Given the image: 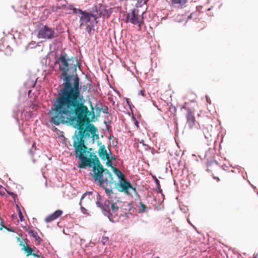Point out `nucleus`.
<instances>
[{"label":"nucleus","instance_id":"f257e3e1","mask_svg":"<svg viewBox=\"0 0 258 258\" xmlns=\"http://www.w3.org/2000/svg\"><path fill=\"white\" fill-rule=\"evenodd\" d=\"M67 54H60L55 63L61 64L59 70L62 72L64 83L63 87L59 92L58 97L54 101L51 107V114L55 113L66 115L78 114L77 116H85L88 112V107L85 105V99L81 93L80 79L76 74L69 75V66L68 62Z\"/></svg>","mask_w":258,"mask_h":258},{"label":"nucleus","instance_id":"f03ea898","mask_svg":"<svg viewBox=\"0 0 258 258\" xmlns=\"http://www.w3.org/2000/svg\"><path fill=\"white\" fill-rule=\"evenodd\" d=\"M91 114V112L88 108L86 115L80 117L77 116L78 114H76L75 116L74 114L64 115L61 112L55 113L51 114V122L55 125H58L60 123L64 124L76 121L75 127L79 131L75 132L73 147L76 156L81 160L78 167L82 169L87 166L92 167L93 165V171L94 167L99 166V163L102 165L95 153L91 152L92 148L88 149L85 145V140L88 138L91 137L93 143L95 140L99 139V135L97 134V128L93 124L90 123L91 120L89 116Z\"/></svg>","mask_w":258,"mask_h":258},{"label":"nucleus","instance_id":"7ed1b4c3","mask_svg":"<svg viewBox=\"0 0 258 258\" xmlns=\"http://www.w3.org/2000/svg\"><path fill=\"white\" fill-rule=\"evenodd\" d=\"M93 178L95 181L97 182L105 189L111 205V211L116 213L121 207L122 202L112 191L114 183L112 174L107 169L104 168L99 164V166L94 167Z\"/></svg>","mask_w":258,"mask_h":258},{"label":"nucleus","instance_id":"20e7f679","mask_svg":"<svg viewBox=\"0 0 258 258\" xmlns=\"http://www.w3.org/2000/svg\"><path fill=\"white\" fill-rule=\"evenodd\" d=\"M142 15L140 14V10L133 9L131 12L127 14L125 21L138 26L139 31L141 30V25L143 23Z\"/></svg>","mask_w":258,"mask_h":258},{"label":"nucleus","instance_id":"39448f33","mask_svg":"<svg viewBox=\"0 0 258 258\" xmlns=\"http://www.w3.org/2000/svg\"><path fill=\"white\" fill-rule=\"evenodd\" d=\"M92 12H93L92 17L96 21L101 17L109 18L112 13V10L111 9H107L105 6L99 4L94 6Z\"/></svg>","mask_w":258,"mask_h":258},{"label":"nucleus","instance_id":"423d86ee","mask_svg":"<svg viewBox=\"0 0 258 258\" xmlns=\"http://www.w3.org/2000/svg\"><path fill=\"white\" fill-rule=\"evenodd\" d=\"M115 187L120 192H123L127 195H130L132 191H135L132 184L126 180L125 178L120 180V182L117 183L114 180L113 186Z\"/></svg>","mask_w":258,"mask_h":258},{"label":"nucleus","instance_id":"0eeeda50","mask_svg":"<svg viewBox=\"0 0 258 258\" xmlns=\"http://www.w3.org/2000/svg\"><path fill=\"white\" fill-rule=\"evenodd\" d=\"M41 27L38 31L37 37L41 39H51L55 37V31L53 28L47 25H40Z\"/></svg>","mask_w":258,"mask_h":258},{"label":"nucleus","instance_id":"6e6552de","mask_svg":"<svg viewBox=\"0 0 258 258\" xmlns=\"http://www.w3.org/2000/svg\"><path fill=\"white\" fill-rule=\"evenodd\" d=\"M186 118L187 120L186 123L188 124L189 128L192 129L195 125L196 120L194 113L190 108L187 109Z\"/></svg>","mask_w":258,"mask_h":258},{"label":"nucleus","instance_id":"1a4fd4ad","mask_svg":"<svg viewBox=\"0 0 258 258\" xmlns=\"http://www.w3.org/2000/svg\"><path fill=\"white\" fill-rule=\"evenodd\" d=\"M81 15L82 16L80 18V27L84 25H88V23H89L91 21V17H92L93 12L92 13H89L84 11Z\"/></svg>","mask_w":258,"mask_h":258},{"label":"nucleus","instance_id":"9d476101","mask_svg":"<svg viewBox=\"0 0 258 258\" xmlns=\"http://www.w3.org/2000/svg\"><path fill=\"white\" fill-rule=\"evenodd\" d=\"M17 239L18 241L20 242V245L22 246V249L25 252L26 256L31 255L33 252V249L29 245L25 244L20 237H17Z\"/></svg>","mask_w":258,"mask_h":258},{"label":"nucleus","instance_id":"9b49d317","mask_svg":"<svg viewBox=\"0 0 258 258\" xmlns=\"http://www.w3.org/2000/svg\"><path fill=\"white\" fill-rule=\"evenodd\" d=\"M62 214V211L61 210H57L50 215L47 216L45 219V221L46 223H49L52 221L57 219Z\"/></svg>","mask_w":258,"mask_h":258},{"label":"nucleus","instance_id":"f8f14e48","mask_svg":"<svg viewBox=\"0 0 258 258\" xmlns=\"http://www.w3.org/2000/svg\"><path fill=\"white\" fill-rule=\"evenodd\" d=\"M149 0H137V2L136 4V8L138 9L139 8H141V10H140V14L141 15H143L146 11V4Z\"/></svg>","mask_w":258,"mask_h":258},{"label":"nucleus","instance_id":"ddd939ff","mask_svg":"<svg viewBox=\"0 0 258 258\" xmlns=\"http://www.w3.org/2000/svg\"><path fill=\"white\" fill-rule=\"evenodd\" d=\"M96 205L97 207H100L102 209L104 215L107 216L110 220V216L111 214L110 213L109 205H106V204L103 205L99 201L96 202Z\"/></svg>","mask_w":258,"mask_h":258},{"label":"nucleus","instance_id":"4468645a","mask_svg":"<svg viewBox=\"0 0 258 258\" xmlns=\"http://www.w3.org/2000/svg\"><path fill=\"white\" fill-rule=\"evenodd\" d=\"M98 155L103 160H106L109 157L104 145L100 147L98 150Z\"/></svg>","mask_w":258,"mask_h":258},{"label":"nucleus","instance_id":"2eb2a0df","mask_svg":"<svg viewBox=\"0 0 258 258\" xmlns=\"http://www.w3.org/2000/svg\"><path fill=\"white\" fill-rule=\"evenodd\" d=\"M27 232L30 236L33 237L35 240L37 241L39 243L42 241V239L38 236L36 231L33 230L29 229L27 230Z\"/></svg>","mask_w":258,"mask_h":258},{"label":"nucleus","instance_id":"dca6fc26","mask_svg":"<svg viewBox=\"0 0 258 258\" xmlns=\"http://www.w3.org/2000/svg\"><path fill=\"white\" fill-rule=\"evenodd\" d=\"M112 169L114 174L120 179V180L125 178L124 175L119 169L114 167H112Z\"/></svg>","mask_w":258,"mask_h":258},{"label":"nucleus","instance_id":"f3484780","mask_svg":"<svg viewBox=\"0 0 258 258\" xmlns=\"http://www.w3.org/2000/svg\"><path fill=\"white\" fill-rule=\"evenodd\" d=\"M172 4L178 5L180 6L184 5L186 3V0H170Z\"/></svg>","mask_w":258,"mask_h":258},{"label":"nucleus","instance_id":"a211bd4d","mask_svg":"<svg viewBox=\"0 0 258 258\" xmlns=\"http://www.w3.org/2000/svg\"><path fill=\"white\" fill-rule=\"evenodd\" d=\"M140 209H139V213H143L146 211V206L142 203H140Z\"/></svg>","mask_w":258,"mask_h":258},{"label":"nucleus","instance_id":"6ab92c4d","mask_svg":"<svg viewBox=\"0 0 258 258\" xmlns=\"http://www.w3.org/2000/svg\"><path fill=\"white\" fill-rule=\"evenodd\" d=\"M155 183H156V186H157V187L158 188V192H162V189L161 188V186H160V182H159V180L155 177Z\"/></svg>","mask_w":258,"mask_h":258},{"label":"nucleus","instance_id":"aec40b11","mask_svg":"<svg viewBox=\"0 0 258 258\" xmlns=\"http://www.w3.org/2000/svg\"><path fill=\"white\" fill-rule=\"evenodd\" d=\"M36 150V147L35 143H33L32 146V148L29 151V153L31 155L33 156L34 154V152Z\"/></svg>","mask_w":258,"mask_h":258},{"label":"nucleus","instance_id":"412c9836","mask_svg":"<svg viewBox=\"0 0 258 258\" xmlns=\"http://www.w3.org/2000/svg\"><path fill=\"white\" fill-rule=\"evenodd\" d=\"M72 10L73 11V13L75 14H82L83 13V11H82V10L81 9H77L75 8H73L72 9Z\"/></svg>","mask_w":258,"mask_h":258},{"label":"nucleus","instance_id":"4be33fe9","mask_svg":"<svg viewBox=\"0 0 258 258\" xmlns=\"http://www.w3.org/2000/svg\"><path fill=\"white\" fill-rule=\"evenodd\" d=\"M18 208L19 210V213H18L19 217L21 221H23L24 220V218L23 216L22 213L21 212L19 207H18Z\"/></svg>","mask_w":258,"mask_h":258},{"label":"nucleus","instance_id":"5701e85b","mask_svg":"<svg viewBox=\"0 0 258 258\" xmlns=\"http://www.w3.org/2000/svg\"><path fill=\"white\" fill-rule=\"evenodd\" d=\"M106 160H107V161H106V165L107 167H112V164H111V159H110V157H108L107 159H106Z\"/></svg>","mask_w":258,"mask_h":258},{"label":"nucleus","instance_id":"b1692460","mask_svg":"<svg viewBox=\"0 0 258 258\" xmlns=\"http://www.w3.org/2000/svg\"><path fill=\"white\" fill-rule=\"evenodd\" d=\"M108 241V238L106 237H103L102 238V242L104 244Z\"/></svg>","mask_w":258,"mask_h":258},{"label":"nucleus","instance_id":"393cba45","mask_svg":"<svg viewBox=\"0 0 258 258\" xmlns=\"http://www.w3.org/2000/svg\"><path fill=\"white\" fill-rule=\"evenodd\" d=\"M108 107L107 106H106L105 107H104V108H100L99 110H102V111L103 112V113H107L108 112Z\"/></svg>","mask_w":258,"mask_h":258},{"label":"nucleus","instance_id":"a878e982","mask_svg":"<svg viewBox=\"0 0 258 258\" xmlns=\"http://www.w3.org/2000/svg\"><path fill=\"white\" fill-rule=\"evenodd\" d=\"M213 165H215L216 166V163L214 162H210L209 163H208V170H210L209 169V167L211 166H212Z\"/></svg>","mask_w":258,"mask_h":258},{"label":"nucleus","instance_id":"bb28decb","mask_svg":"<svg viewBox=\"0 0 258 258\" xmlns=\"http://www.w3.org/2000/svg\"><path fill=\"white\" fill-rule=\"evenodd\" d=\"M87 30L88 33L91 31V27L89 25H87Z\"/></svg>","mask_w":258,"mask_h":258},{"label":"nucleus","instance_id":"cd10ccee","mask_svg":"<svg viewBox=\"0 0 258 258\" xmlns=\"http://www.w3.org/2000/svg\"><path fill=\"white\" fill-rule=\"evenodd\" d=\"M32 256H33L34 257H38V258H40V255L37 254V253H32Z\"/></svg>","mask_w":258,"mask_h":258},{"label":"nucleus","instance_id":"c85d7f7f","mask_svg":"<svg viewBox=\"0 0 258 258\" xmlns=\"http://www.w3.org/2000/svg\"><path fill=\"white\" fill-rule=\"evenodd\" d=\"M144 92H145V91H144V90H141V91H140V92H139V95H141L142 96H145Z\"/></svg>","mask_w":258,"mask_h":258},{"label":"nucleus","instance_id":"c756f323","mask_svg":"<svg viewBox=\"0 0 258 258\" xmlns=\"http://www.w3.org/2000/svg\"><path fill=\"white\" fill-rule=\"evenodd\" d=\"M135 124L137 127H139V122L136 119V118H135Z\"/></svg>","mask_w":258,"mask_h":258},{"label":"nucleus","instance_id":"7c9ffc66","mask_svg":"<svg viewBox=\"0 0 258 258\" xmlns=\"http://www.w3.org/2000/svg\"><path fill=\"white\" fill-rule=\"evenodd\" d=\"M206 100L208 103H211V100L207 96H206Z\"/></svg>","mask_w":258,"mask_h":258},{"label":"nucleus","instance_id":"2f4dec72","mask_svg":"<svg viewBox=\"0 0 258 258\" xmlns=\"http://www.w3.org/2000/svg\"><path fill=\"white\" fill-rule=\"evenodd\" d=\"M110 159H111V161L112 160H115V157H110Z\"/></svg>","mask_w":258,"mask_h":258},{"label":"nucleus","instance_id":"473e14b6","mask_svg":"<svg viewBox=\"0 0 258 258\" xmlns=\"http://www.w3.org/2000/svg\"><path fill=\"white\" fill-rule=\"evenodd\" d=\"M82 211L84 213V211H86V209L83 207H81Z\"/></svg>","mask_w":258,"mask_h":258},{"label":"nucleus","instance_id":"72a5a7b5","mask_svg":"<svg viewBox=\"0 0 258 258\" xmlns=\"http://www.w3.org/2000/svg\"><path fill=\"white\" fill-rule=\"evenodd\" d=\"M3 220L0 218V223L2 224V226H3Z\"/></svg>","mask_w":258,"mask_h":258},{"label":"nucleus","instance_id":"f704fd0d","mask_svg":"<svg viewBox=\"0 0 258 258\" xmlns=\"http://www.w3.org/2000/svg\"><path fill=\"white\" fill-rule=\"evenodd\" d=\"M85 196V194H83V196H82V198H81V201H82V199L84 198Z\"/></svg>","mask_w":258,"mask_h":258},{"label":"nucleus","instance_id":"c9c22d12","mask_svg":"<svg viewBox=\"0 0 258 258\" xmlns=\"http://www.w3.org/2000/svg\"><path fill=\"white\" fill-rule=\"evenodd\" d=\"M214 178H217V180H218V181H219V180H220V179H219V178L218 177H214Z\"/></svg>","mask_w":258,"mask_h":258},{"label":"nucleus","instance_id":"e433bc0d","mask_svg":"<svg viewBox=\"0 0 258 258\" xmlns=\"http://www.w3.org/2000/svg\"><path fill=\"white\" fill-rule=\"evenodd\" d=\"M85 88H84V91H85L87 89V87L84 86Z\"/></svg>","mask_w":258,"mask_h":258},{"label":"nucleus","instance_id":"4c0bfd02","mask_svg":"<svg viewBox=\"0 0 258 258\" xmlns=\"http://www.w3.org/2000/svg\"><path fill=\"white\" fill-rule=\"evenodd\" d=\"M113 138V136H112V137H111V136H110V138Z\"/></svg>","mask_w":258,"mask_h":258},{"label":"nucleus","instance_id":"58836bf2","mask_svg":"<svg viewBox=\"0 0 258 258\" xmlns=\"http://www.w3.org/2000/svg\"><path fill=\"white\" fill-rule=\"evenodd\" d=\"M113 138V136H112V137H111V136H110V138Z\"/></svg>","mask_w":258,"mask_h":258},{"label":"nucleus","instance_id":"ea45409f","mask_svg":"<svg viewBox=\"0 0 258 258\" xmlns=\"http://www.w3.org/2000/svg\"><path fill=\"white\" fill-rule=\"evenodd\" d=\"M205 136L206 138H208V137L206 135Z\"/></svg>","mask_w":258,"mask_h":258}]
</instances>
